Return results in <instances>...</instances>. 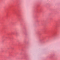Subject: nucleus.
<instances>
[{"label":"nucleus","mask_w":60,"mask_h":60,"mask_svg":"<svg viewBox=\"0 0 60 60\" xmlns=\"http://www.w3.org/2000/svg\"><path fill=\"white\" fill-rule=\"evenodd\" d=\"M47 2H48V3H49V0H48L47 1Z\"/></svg>","instance_id":"1"}]
</instances>
